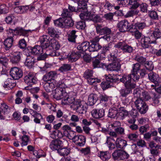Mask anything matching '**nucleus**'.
Masks as SVG:
<instances>
[{"label":"nucleus","mask_w":161,"mask_h":161,"mask_svg":"<svg viewBox=\"0 0 161 161\" xmlns=\"http://www.w3.org/2000/svg\"><path fill=\"white\" fill-rule=\"evenodd\" d=\"M118 50L116 49H113L112 53L108 56V61L112 62L106 66L108 70L111 71H118L120 69L119 63L120 60L118 58Z\"/></svg>","instance_id":"nucleus-2"},{"label":"nucleus","mask_w":161,"mask_h":161,"mask_svg":"<svg viewBox=\"0 0 161 161\" xmlns=\"http://www.w3.org/2000/svg\"><path fill=\"white\" fill-rule=\"evenodd\" d=\"M50 39L49 36L48 35H44L41 36L40 38L41 46L45 48L49 47L50 45Z\"/></svg>","instance_id":"nucleus-20"},{"label":"nucleus","mask_w":161,"mask_h":161,"mask_svg":"<svg viewBox=\"0 0 161 161\" xmlns=\"http://www.w3.org/2000/svg\"><path fill=\"white\" fill-rule=\"evenodd\" d=\"M58 153L60 155L65 156L69 154L70 153V150L66 147H62L58 150Z\"/></svg>","instance_id":"nucleus-52"},{"label":"nucleus","mask_w":161,"mask_h":161,"mask_svg":"<svg viewBox=\"0 0 161 161\" xmlns=\"http://www.w3.org/2000/svg\"><path fill=\"white\" fill-rule=\"evenodd\" d=\"M25 82L29 86H31L36 83L37 81L36 78L32 73H29L24 77Z\"/></svg>","instance_id":"nucleus-11"},{"label":"nucleus","mask_w":161,"mask_h":161,"mask_svg":"<svg viewBox=\"0 0 161 161\" xmlns=\"http://www.w3.org/2000/svg\"><path fill=\"white\" fill-rule=\"evenodd\" d=\"M98 97L97 94H91L89 96L87 103V104L92 106L98 100Z\"/></svg>","instance_id":"nucleus-29"},{"label":"nucleus","mask_w":161,"mask_h":161,"mask_svg":"<svg viewBox=\"0 0 161 161\" xmlns=\"http://www.w3.org/2000/svg\"><path fill=\"white\" fill-rule=\"evenodd\" d=\"M14 39L6 38L4 41V48L6 50H8L13 45Z\"/></svg>","instance_id":"nucleus-41"},{"label":"nucleus","mask_w":161,"mask_h":161,"mask_svg":"<svg viewBox=\"0 0 161 161\" xmlns=\"http://www.w3.org/2000/svg\"><path fill=\"white\" fill-rule=\"evenodd\" d=\"M133 77V76L131 74L124 75L120 79V81L124 84L125 86H129L131 87H135L136 81L138 80H134Z\"/></svg>","instance_id":"nucleus-5"},{"label":"nucleus","mask_w":161,"mask_h":161,"mask_svg":"<svg viewBox=\"0 0 161 161\" xmlns=\"http://www.w3.org/2000/svg\"><path fill=\"white\" fill-rule=\"evenodd\" d=\"M57 87L55 90L53 95L54 98L57 100L64 99L67 93L65 91V85L62 81H59L57 84Z\"/></svg>","instance_id":"nucleus-4"},{"label":"nucleus","mask_w":161,"mask_h":161,"mask_svg":"<svg viewBox=\"0 0 161 161\" xmlns=\"http://www.w3.org/2000/svg\"><path fill=\"white\" fill-rule=\"evenodd\" d=\"M77 49L79 51V52L84 54L85 52L88 50L89 51V48H90V43L89 42H85L79 44L77 46Z\"/></svg>","instance_id":"nucleus-18"},{"label":"nucleus","mask_w":161,"mask_h":161,"mask_svg":"<svg viewBox=\"0 0 161 161\" xmlns=\"http://www.w3.org/2000/svg\"><path fill=\"white\" fill-rule=\"evenodd\" d=\"M87 2L82 1H80L78 3V5L77 7V9L78 10V11L80 9H82V10H87V5L86 3Z\"/></svg>","instance_id":"nucleus-55"},{"label":"nucleus","mask_w":161,"mask_h":161,"mask_svg":"<svg viewBox=\"0 0 161 161\" xmlns=\"http://www.w3.org/2000/svg\"><path fill=\"white\" fill-rule=\"evenodd\" d=\"M35 63L34 57L30 54L27 56V58L25 63V65L29 68H31L34 66Z\"/></svg>","instance_id":"nucleus-26"},{"label":"nucleus","mask_w":161,"mask_h":161,"mask_svg":"<svg viewBox=\"0 0 161 161\" xmlns=\"http://www.w3.org/2000/svg\"><path fill=\"white\" fill-rule=\"evenodd\" d=\"M114 47L120 49L124 53H131L134 51L133 47L127 44L124 41H120L115 43Z\"/></svg>","instance_id":"nucleus-6"},{"label":"nucleus","mask_w":161,"mask_h":161,"mask_svg":"<svg viewBox=\"0 0 161 161\" xmlns=\"http://www.w3.org/2000/svg\"><path fill=\"white\" fill-rule=\"evenodd\" d=\"M154 41L150 36H145L142 37L141 39L140 43L141 47L143 49L149 48L151 46V44H154Z\"/></svg>","instance_id":"nucleus-8"},{"label":"nucleus","mask_w":161,"mask_h":161,"mask_svg":"<svg viewBox=\"0 0 161 161\" xmlns=\"http://www.w3.org/2000/svg\"><path fill=\"white\" fill-rule=\"evenodd\" d=\"M140 65L138 63H136L132 65V69L131 70V73L133 76V79L134 80H138L139 79V75L138 73L140 70Z\"/></svg>","instance_id":"nucleus-12"},{"label":"nucleus","mask_w":161,"mask_h":161,"mask_svg":"<svg viewBox=\"0 0 161 161\" xmlns=\"http://www.w3.org/2000/svg\"><path fill=\"white\" fill-rule=\"evenodd\" d=\"M76 31L72 30L70 31L68 34V40L71 42L75 43V39L77 36L76 35Z\"/></svg>","instance_id":"nucleus-37"},{"label":"nucleus","mask_w":161,"mask_h":161,"mask_svg":"<svg viewBox=\"0 0 161 161\" xmlns=\"http://www.w3.org/2000/svg\"><path fill=\"white\" fill-rule=\"evenodd\" d=\"M131 9L125 15L124 14L122 10H119L120 13L119 14L120 16H124L125 18H127L133 17L137 15L139 13V11L136 10V8Z\"/></svg>","instance_id":"nucleus-23"},{"label":"nucleus","mask_w":161,"mask_h":161,"mask_svg":"<svg viewBox=\"0 0 161 161\" xmlns=\"http://www.w3.org/2000/svg\"><path fill=\"white\" fill-rule=\"evenodd\" d=\"M128 112L124 107H121L120 108L119 112L118 111L117 118L121 119H123L125 118L127 116Z\"/></svg>","instance_id":"nucleus-32"},{"label":"nucleus","mask_w":161,"mask_h":161,"mask_svg":"<svg viewBox=\"0 0 161 161\" xmlns=\"http://www.w3.org/2000/svg\"><path fill=\"white\" fill-rule=\"evenodd\" d=\"M92 116L95 119H99L103 117L105 115V111L103 108L93 109L91 111Z\"/></svg>","instance_id":"nucleus-15"},{"label":"nucleus","mask_w":161,"mask_h":161,"mask_svg":"<svg viewBox=\"0 0 161 161\" xmlns=\"http://www.w3.org/2000/svg\"><path fill=\"white\" fill-rule=\"evenodd\" d=\"M149 79L153 83H157L159 82V77L158 75L153 72H151L148 74Z\"/></svg>","instance_id":"nucleus-36"},{"label":"nucleus","mask_w":161,"mask_h":161,"mask_svg":"<svg viewBox=\"0 0 161 161\" xmlns=\"http://www.w3.org/2000/svg\"><path fill=\"white\" fill-rule=\"evenodd\" d=\"M53 82H46V83L44 84L43 86L46 92H50L55 88V86Z\"/></svg>","instance_id":"nucleus-40"},{"label":"nucleus","mask_w":161,"mask_h":161,"mask_svg":"<svg viewBox=\"0 0 161 161\" xmlns=\"http://www.w3.org/2000/svg\"><path fill=\"white\" fill-rule=\"evenodd\" d=\"M57 73L55 71H51L47 72L43 76L42 79L45 82H54V78L57 76Z\"/></svg>","instance_id":"nucleus-13"},{"label":"nucleus","mask_w":161,"mask_h":161,"mask_svg":"<svg viewBox=\"0 0 161 161\" xmlns=\"http://www.w3.org/2000/svg\"><path fill=\"white\" fill-rule=\"evenodd\" d=\"M139 98H141L142 99H143V100H148L151 99V97L147 92L143 91L142 92V94Z\"/></svg>","instance_id":"nucleus-62"},{"label":"nucleus","mask_w":161,"mask_h":161,"mask_svg":"<svg viewBox=\"0 0 161 161\" xmlns=\"http://www.w3.org/2000/svg\"><path fill=\"white\" fill-rule=\"evenodd\" d=\"M10 75L14 79L18 80L23 76V72L20 68L14 67L11 69Z\"/></svg>","instance_id":"nucleus-10"},{"label":"nucleus","mask_w":161,"mask_h":161,"mask_svg":"<svg viewBox=\"0 0 161 161\" xmlns=\"http://www.w3.org/2000/svg\"><path fill=\"white\" fill-rule=\"evenodd\" d=\"M144 65L146 69L152 71L154 69V66L153 62L151 61H147Z\"/></svg>","instance_id":"nucleus-51"},{"label":"nucleus","mask_w":161,"mask_h":161,"mask_svg":"<svg viewBox=\"0 0 161 161\" xmlns=\"http://www.w3.org/2000/svg\"><path fill=\"white\" fill-rule=\"evenodd\" d=\"M62 130L64 135L65 136L68 135L70 132H72L73 130L70 126L68 125H65L62 128Z\"/></svg>","instance_id":"nucleus-46"},{"label":"nucleus","mask_w":161,"mask_h":161,"mask_svg":"<svg viewBox=\"0 0 161 161\" xmlns=\"http://www.w3.org/2000/svg\"><path fill=\"white\" fill-rule=\"evenodd\" d=\"M112 157L114 160H123L128 158L129 155L125 151L119 149L115 151L112 153Z\"/></svg>","instance_id":"nucleus-7"},{"label":"nucleus","mask_w":161,"mask_h":161,"mask_svg":"<svg viewBox=\"0 0 161 161\" xmlns=\"http://www.w3.org/2000/svg\"><path fill=\"white\" fill-rule=\"evenodd\" d=\"M93 71L92 70L87 69L84 72L83 76L87 80L93 76Z\"/></svg>","instance_id":"nucleus-59"},{"label":"nucleus","mask_w":161,"mask_h":161,"mask_svg":"<svg viewBox=\"0 0 161 161\" xmlns=\"http://www.w3.org/2000/svg\"><path fill=\"white\" fill-rule=\"evenodd\" d=\"M50 148L53 150H59L63 146L62 142H52L50 145Z\"/></svg>","instance_id":"nucleus-33"},{"label":"nucleus","mask_w":161,"mask_h":161,"mask_svg":"<svg viewBox=\"0 0 161 161\" xmlns=\"http://www.w3.org/2000/svg\"><path fill=\"white\" fill-rule=\"evenodd\" d=\"M103 19L100 15L98 14L93 15L92 21L94 23L101 22L103 21Z\"/></svg>","instance_id":"nucleus-61"},{"label":"nucleus","mask_w":161,"mask_h":161,"mask_svg":"<svg viewBox=\"0 0 161 161\" xmlns=\"http://www.w3.org/2000/svg\"><path fill=\"white\" fill-rule=\"evenodd\" d=\"M54 23L56 26L62 28H64V20L62 18H60L54 20Z\"/></svg>","instance_id":"nucleus-58"},{"label":"nucleus","mask_w":161,"mask_h":161,"mask_svg":"<svg viewBox=\"0 0 161 161\" xmlns=\"http://www.w3.org/2000/svg\"><path fill=\"white\" fill-rule=\"evenodd\" d=\"M153 96L152 97L153 101L152 105L155 106H157L159 103V98L161 97L160 95L155 93H152Z\"/></svg>","instance_id":"nucleus-39"},{"label":"nucleus","mask_w":161,"mask_h":161,"mask_svg":"<svg viewBox=\"0 0 161 161\" xmlns=\"http://www.w3.org/2000/svg\"><path fill=\"white\" fill-rule=\"evenodd\" d=\"M47 32L49 35L52 37H57L58 36L57 30L52 27L48 28Z\"/></svg>","instance_id":"nucleus-47"},{"label":"nucleus","mask_w":161,"mask_h":161,"mask_svg":"<svg viewBox=\"0 0 161 161\" xmlns=\"http://www.w3.org/2000/svg\"><path fill=\"white\" fill-rule=\"evenodd\" d=\"M150 37H152V39L153 40L155 44H156L157 42L156 40L158 39L161 37V30L160 28L158 27L155 28L153 31L151 33Z\"/></svg>","instance_id":"nucleus-17"},{"label":"nucleus","mask_w":161,"mask_h":161,"mask_svg":"<svg viewBox=\"0 0 161 161\" xmlns=\"http://www.w3.org/2000/svg\"><path fill=\"white\" fill-rule=\"evenodd\" d=\"M29 8V5L20 6L15 7L14 10L17 13H24L26 12Z\"/></svg>","instance_id":"nucleus-30"},{"label":"nucleus","mask_w":161,"mask_h":161,"mask_svg":"<svg viewBox=\"0 0 161 161\" xmlns=\"http://www.w3.org/2000/svg\"><path fill=\"white\" fill-rule=\"evenodd\" d=\"M91 44H90L89 51L90 52L97 51L100 50L102 47L98 42L92 40L91 41Z\"/></svg>","instance_id":"nucleus-25"},{"label":"nucleus","mask_w":161,"mask_h":161,"mask_svg":"<svg viewBox=\"0 0 161 161\" xmlns=\"http://www.w3.org/2000/svg\"><path fill=\"white\" fill-rule=\"evenodd\" d=\"M93 14H92L90 12L88 11V10L84 13H81L80 15V19L84 20L92 21Z\"/></svg>","instance_id":"nucleus-28"},{"label":"nucleus","mask_w":161,"mask_h":161,"mask_svg":"<svg viewBox=\"0 0 161 161\" xmlns=\"http://www.w3.org/2000/svg\"><path fill=\"white\" fill-rule=\"evenodd\" d=\"M76 28L78 30H84L85 29L86 25L84 21H80L76 22L75 24Z\"/></svg>","instance_id":"nucleus-50"},{"label":"nucleus","mask_w":161,"mask_h":161,"mask_svg":"<svg viewBox=\"0 0 161 161\" xmlns=\"http://www.w3.org/2000/svg\"><path fill=\"white\" fill-rule=\"evenodd\" d=\"M145 103L143 99L139 97H137L135 102V106L137 109L139 107H142Z\"/></svg>","instance_id":"nucleus-56"},{"label":"nucleus","mask_w":161,"mask_h":161,"mask_svg":"<svg viewBox=\"0 0 161 161\" xmlns=\"http://www.w3.org/2000/svg\"><path fill=\"white\" fill-rule=\"evenodd\" d=\"M22 55V53L20 52L14 53L13 56L10 57V62L13 64H18L20 60Z\"/></svg>","instance_id":"nucleus-22"},{"label":"nucleus","mask_w":161,"mask_h":161,"mask_svg":"<svg viewBox=\"0 0 161 161\" xmlns=\"http://www.w3.org/2000/svg\"><path fill=\"white\" fill-rule=\"evenodd\" d=\"M134 59L140 65H143L146 62L147 58L137 53L134 56Z\"/></svg>","instance_id":"nucleus-35"},{"label":"nucleus","mask_w":161,"mask_h":161,"mask_svg":"<svg viewBox=\"0 0 161 161\" xmlns=\"http://www.w3.org/2000/svg\"><path fill=\"white\" fill-rule=\"evenodd\" d=\"M139 0H126L127 5L130 4L131 6L130 8H137L139 6Z\"/></svg>","instance_id":"nucleus-43"},{"label":"nucleus","mask_w":161,"mask_h":161,"mask_svg":"<svg viewBox=\"0 0 161 161\" xmlns=\"http://www.w3.org/2000/svg\"><path fill=\"white\" fill-rule=\"evenodd\" d=\"M130 23L125 19L120 21L117 25L119 30L121 32H125L128 31Z\"/></svg>","instance_id":"nucleus-14"},{"label":"nucleus","mask_w":161,"mask_h":161,"mask_svg":"<svg viewBox=\"0 0 161 161\" xmlns=\"http://www.w3.org/2000/svg\"><path fill=\"white\" fill-rule=\"evenodd\" d=\"M96 32L99 35H104L100 38H103L104 40L109 42L111 38L110 35L112 31L110 28L107 26H104L101 24H97L95 25Z\"/></svg>","instance_id":"nucleus-3"},{"label":"nucleus","mask_w":161,"mask_h":161,"mask_svg":"<svg viewBox=\"0 0 161 161\" xmlns=\"http://www.w3.org/2000/svg\"><path fill=\"white\" fill-rule=\"evenodd\" d=\"M61 15L63 18H70L72 15V13L68 9H64L63 10Z\"/></svg>","instance_id":"nucleus-63"},{"label":"nucleus","mask_w":161,"mask_h":161,"mask_svg":"<svg viewBox=\"0 0 161 161\" xmlns=\"http://www.w3.org/2000/svg\"><path fill=\"white\" fill-rule=\"evenodd\" d=\"M118 114V109L115 107H113L109 110L108 116L112 119H117Z\"/></svg>","instance_id":"nucleus-34"},{"label":"nucleus","mask_w":161,"mask_h":161,"mask_svg":"<svg viewBox=\"0 0 161 161\" xmlns=\"http://www.w3.org/2000/svg\"><path fill=\"white\" fill-rule=\"evenodd\" d=\"M137 109L141 114H144L148 110V106L145 103L144 104V105L141 107H139Z\"/></svg>","instance_id":"nucleus-64"},{"label":"nucleus","mask_w":161,"mask_h":161,"mask_svg":"<svg viewBox=\"0 0 161 161\" xmlns=\"http://www.w3.org/2000/svg\"><path fill=\"white\" fill-rule=\"evenodd\" d=\"M81 56V53L79 51L75 52L74 51L68 54L67 58L69 61L73 62L77 61Z\"/></svg>","instance_id":"nucleus-16"},{"label":"nucleus","mask_w":161,"mask_h":161,"mask_svg":"<svg viewBox=\"0 0 161 161\" xmlns=\"http://www.w3.org/2000/svg\"><path fill=\"white\" fill-rule=\"evenodd\" d=\"M71 65L69 64H64L58 69V70L61 72H66L71 70Z\"/></svg>","instance_id":"nucleus-45"},{"label":"nucleus","mask_w":161,"mask_h":161,"mask_svg":"<svg viewBox=\"0 0 161 161\" xmlns=\"http://www.w3.org/2000/svg\"><path fill=\"white\" fill-rule=\"evenodd\" d=\"M106 80L105 81H103L101 83V87L103 90L110 88L113 85L108 75L106 77Z\"/></svg>","instance_id":"nucleus-24"},{"label":"nucleus","mask_w":161,"mask_h":161,"mask_svg":"<svg viewBox=\"0 0 161 161\" xmlns=\"http://www.w3.org/2000/svg\"><path fill=\"white\" fill-rule=\"evenodd\" d=\"M64 28L72 27L74 25V22L71 19H66L64 20Z\"/></svg>","instance_id":"nucleus-54"},{"label":"nucleus","mask_w":161,"mask_h":161,"mask_svg":"<svg viewBox=\"0 0 161 161\" xmlns=\"http://www.w3.org/2000/svg\"><path fill=\"white\" fill-rule=\"evenodd\" d=\"M16 29V35L24 36H28L29 30H25L22 28H17Z\"/></svg>","instance_id":"nucleus-42"},{"label":"nucleus","mask_w":161,"mask_h":161,"mask_svg":"<svg viewBox=\"0 0 161 161\" xmlns=\"http://www.w3.org/2000/svg\"><path fill=\"white\" fill-rule=\"evenodd\" d=\"M51 47L56 50H58L60 47L59 42L54 39H50Z\"/></svg>","instance_id":"nucleus-48"},{"label":"nucleus","mask_w":161,"mask_h":161,"mask_svg":"<svg viewBox=\"0 0 161 161\" xmlns=\"http://www.w3.org/2000/svg\"><path fill=\"white\" fill-rule=\"evenodd\" d=\"M61 103L64 105L70 104L71 108L79 114H85L87 110V106L83 105L80 100H75L73 97H69L68 93L64 99L62 100Z\"/></svg>","instance_id":"nucleus-1"},{"label":"nucleus","mask_w":161,"mask_h":161,"mask_svg":"<svg viewBox=\"0 0 161 161\" xmlns=\"http://www.w3.org/2000/svg\"><path fill=\"white\" fill-rule=\"evenodd\" d=\"M135 88L131 87L129 86H125V88L121 89L119 91L121 96L123 97H126L128 94L132 92V89Z\"/></svg>","instance_id":"nucleus-31"},{"label":"nucleus","mask_w":161,"mask_h":161,"mask_svg":"<svg viewBox=\"0 0 161 161\" xmlns=\"http://www.w3.org/2000/svg\"><path fill=\"white\" fill-rule=\"evenodd\" d=\"M29 110L30 114L34 118V121L36 124L40 123L41 119H43L41 114L32 109H30Z\"/></svg>","instance_id":"nucleus-19"},{"label":"nucleus","mask_w":161,"mask_h":161,"mask_svg":"<svg viewBox=\"0 0 161 161\" xmlns=\"http://www.w3.org/2000/svg\"><path fill=\"white\" fill-rule=\"evenodd\" d=\"M139 7L140 11L143 13H147L148 10V5L146 3H142L141 4H139Z\"/></svg>","instance_id":"nucleus-60"},{"label":"nucleus","mask_w":161,"mask_h":161,"mask_svg":"<svg viewBox=\"0 0 161 161\" xmlns=\"http://www.w3.org/2000/svg\"><path fill=\"white\" fill-rule=\"evenodd\" d=\"M60 53L57 52L53 51L51 53L47 54L46 52H44L42 54H39L37 58V60H44L47 57V55H49L52 57L58 56Z\"/></svg>","instance_id":"nucleus-21"},{"label":"nucleus","mask_w":161,"mask_h":161,"mask_svg":"<svg viewBox=\"0 0 161 161\" xmlns=\"http://www.w3.org/2000/svg\"><path fill=\"white\" fill-rule=\"evenodd\" d=\"M148 16L152 19H158V15L157 12L154 10H148Z\"/></svg>","instance_id":"nucleus-57"},{"label":"nucleus","mask_w":161,"mask_h":161,"mask_svg":"<svg viewBox=\"0 0 161 161\" xmlns=\"http://www.w3.org/2000/svg\"><path fill=\"white\" fill-rule=\"evenodd\" d=\"M99 156L104 161H106L109 159L111 157V154L109 152H101Z\"/></svg>","instance_id":"nucleus-44"},{"label":"nucleus","mask_w":161,"mask_h":161,"mask_svg":"<svg viewBox=\"0 0 161 161\" xmlns=\"http://www.w3.org/2000/svg\"><path fill=\"white\" fill-rule=\"evenodd\" d=\"M27 45L26 42L24 39L20 40L17 44L18 47L20 49L25 50H27V49H26ZM25 51H26V50H25Z\"/></svg>","instance_id":"nucleus-49"},{"label":"nucleus","mask_w":161,"mask_h":161,"mask_svg":"<svg viewBox=\"0 0 161 161\" xmlns=\"http://www.w3.org/2000/svg\"><path fill=\"white\" fill-rule=\"evenodd\" d=\"M7 38L13 39L14 36L16 35V28L13 30L10 28L7 30Z\"/></svg>","instance_id":"nucleus-53"},{"label":"nucleus","mask_w":161,"mask_h":161,"mask_svg":"<svg viewBox=\"0 0 161 161\" xmlns=\"http://www.w3.org/2000/svg\"><path fill=\"white\" fill-rule=\"evenodd\" d=\"M92 66L93 68L103 67L106 66L105 64L102 63H101L100 60L97 58H94L92 60Z\"/></svg>","instance_id":"nucleus-38"},{"label":"nucleus","mask_w":161,"mask_h":161,"mask_svg":"<svg viewBox=\"0 0 161 161\" xmlns=\"http://www.w3.org/2000/svg\"><path fill=\"white\" fill-rule=\"evenodd\" d=\"M15 80L11 78L8 79L4 82L3 87L5 88L11 89L16 86Z\"/></svg>","instance_id":"nucleus-27"},{"label":"nucleus","mask_w":161,"mask_h":161,"mask_svg":"<svg viewBox=\"0 0 161 161\" xmlns=\"http://www.w3.org/2000/svg\"><path fill=\"white\" fill-rule=\"evenodd\" d=\"M45 48L42 46L35 45L34 47H28L27 50L33 55H38L39 54H42L44 52Z\"/></svg>","instance_id":"nucleus-9"}]
</instances>
